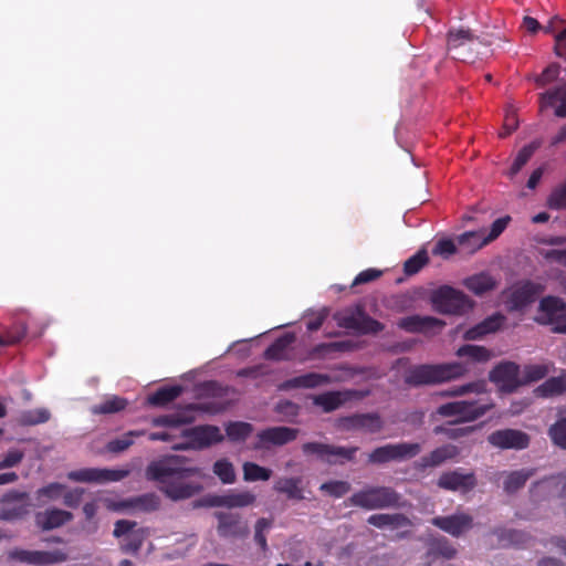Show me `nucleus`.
<instances>
[{"instance_id":"1","label":"nucleus","mask_w":566,"mask_h":566,"mask_svg":"<svg viewBox=\"0 0 566 566\" xmlns=\"http://www.w3.org/2000/svg\"><path fill=\"white\" fill-rule=\"evenodd\" d=\"M199 473L197 468H186L180 457L171 455L150 462L146 479L158 484V489L171 501H181L199 493L202 486L189 480Z\"/></svg>"},{"instance_id":"2","label":"nucleus","mask_w":566,"mask_h":566,"mask_svg":"<svg viewBox=\"0 0 566 566\" xmlns=\"http://www.w3.org/2000/svg\"><path fill=\"white\" fill-rule=\"evenodd\" d=\"M467 371L468 367L461 363L424 364L409 368L403 380L410 387L430 386L455 379Z\"/></svg>"},{"instance_id":"3","label":"nucleus","mask_w":566,"mask_h":566,"mask_svg":"<svg viewBox=\"0 0 566 566\" xmlns=\"http://www.w3.org/2000/svg\"><path fill=\"white\" fill-rule=\"evenodd\" d=\"M352 505L366 511L402 509L406 501L396 490L390 486L367 485L355 492L350 497Z\"/></svg>"},{"instance_id":"4","label":"nucleus","mask_w":566,"mask_h":566,"mask_svg":"<svg viewBox=\"0 0 566 566\" xmlns=\"http://www.w3.org/2000/svg\"><path fill=\"white\" fill-rule=\"evenodd\" d=\"M430 301L437 312L448 315L465 314L473 306V302L463 292L448 285L434 290Z\"/></svg>"},{"instance_id":"5","label":"nucleus","mask_w":566,"mask_h":566,"mask_svg":"<svg viewBox=\"0 0 566 566\" xmlns=\"http://www.w3.org/2000/svg\"><path fill=\"white\" fill-rule=\"evenodd\" d=\"M493 405L484 398L476 400H458L438 407L437 413L442 417H459V421L469 422L484 416Z\"/></svg>"},{"instance_id":"6","label":"nucleus","mask_w":566,"mask_h":566,"mask_svg":"<svg viewBox=\"0 0 566 566\" xmlns=\"http://www.w3.org/2000/svg\"><path fill=\"white\" fill-rule=\"evenodd\" d=\"M422 450L420 443L399 442L388 443L374 449L367 458L369 464H386L391 461L400 462L418 455Z\"/></svg>"},{"instance_id":"7","label":"nucleus","mask_w":566,"mask_h":566,"mask_svg":"<svg viewBox=\"0 0 566 566\" xmlns=\"http://www.w3.org/2000/svg\"><path fill=\"white\" fill-rule=\"evenodd\" d=\"M537 321L553 325L555 333L566 334V303L559 297H544L539 302Z\"/></svg>"},{"instance_id":"8","label":"nucleus","mask_w":566,"mask_h":566,"mask_svg":"<svg viewBox=\"0 0 566 566\" xmlns=\"http://www.w3.org/2000/svg\"><path fill=\"white\" fill-rule=\"evenodd\" d=\"M338 325L344 328L355 329L361 334H377L384 329V325L371 318L361 306L337 314Z\"/></svg>"},{"instance_id":"9","label":"nucleus","mask_w":566,"mask_h":566,"mask_svg":"<svg viewBox=\"0 0 566 566\" xmlns=\"http://www.w3.org/2000/svg\"><path fill=\"white\" fill-rule=\"evenodd\" d=\"M8 559L31 566H51L65 562L67 556L59 549L49 552L15 547L8 552Z\"/></svg>"},{"instance_id":"10","label":"nucleus","mask_w":566,"mask_h":566,"mask_svg":"<svg viewBox=\"0 0 566 566\" xmlns=\"http://www.w3.org/2000/svg\"><path fill=\"white\" fill-rule=\"evenodd\" d=\"M538 293L539 285L526 282L504 291L502 298L509 311H520L533 303Z\"/></svg>"},{"instance_id":"11","label":"nucleus","mask_w":566,"mask_h":566,"mask_svg":"<svg viewBox=\"0 0 566 566\" xmlns=\"http://www.w3.org/2000/svg\"><path fill=\"white\" fill-rule=\"evenodd\" d=\"M29 495L25 492L11 490L0 499V520L14 521L28 513Z\"/></svg>"},{"instance_id":"12","label":"nucleus","mask_w":566,"mask_h":566,"mask_svg":"<svg viewBox=\"0 0 566 566\" xmlns=\"http://www.w3.org/2000/svg\"><path fill=\"white\" fill-rule=\"evenodd\" d=\"M437 485L447 491L469 493L476 486V478L473 472H464L461 469L442 472Z\"/></svg>"},{"instance_id":"13","label":"nucleus","mask_w":566,"mask_h":566,"mask_svg":"<svg viewBox=\"0 0 566 566\" xmlns=\"http://www.w3.org/2000/svg\"><path fill=\"white\" fill-rule=\"evenodd\" d=\"M298 429L289 427H271L256 434L254 449L269 450L272 447H282L296 439Z\"/></svg>"},{"instance_id":"14","label":"nucleus","mask_w":566,"mask_h":566,"mask_svg":"<svg viewBox=\"0 0 566 566\" xmlns=\"http://www.w3.org/2000/svg\"><path fill=\"white\" fill-rule=\"evenodd\" d=\"M490 380L504 392H513L523 386L520 376V366L512 361L499 364L490 373Z\"/></svg>"},{"instance_id":"15","label":"nucleus","mask_w":566,"mask_h":566,"mask_svg":"<svg viewBox=\"0 0 566 566\" xmlns=\"http://www.w3.org/2000/svg\"><path fill=\"white\" fill-rule=\"evenodd\" d=\"M488 442L494 448L523 450L530 444V436L516 429H500L488 436Z\"/></svg>"},{"instance_id":"16","label":"nucleus","mask_w":566,"mask_h":566,"mask_svg":"<svg viewBox=\"0 0 566 566\" xmlns=\"http://www.w3.org/2000/svg\"><path fill=\"white\" fill-rule=\"evenodd\" d=\"M218 520L217 532L223 538H243L249 535V526L237 513L216 512Z\"/></svg>"},{"instance_id":"17","label":"nucleus","mask_w":566,"mask_h":566,"mask_svg":"<svg viewBox=\"0 0 566 566\" xmlns=\"http://www.w3.org/2000/svg\"><path fill=\"white\" fill-rule=\"evenodd\" d=\"M475 40H479V38L469 29L450 30L448 33V51L453 59L467 61L473 56L471 44Z\"/></svg>"},{"instance_id":"18","label":"nucleus","mask_w":566,"mask_h":566,"mask_svg":"<svg viewBox=\"0 0 566 566\" xmlns=\"http://www.w3.org/2000/svg\"><path fill=\"white\" fill-rule=\"evenodd\" d=\"M431 524L453 537H460L473 527V517L464 512H457L447 516H436Z\"/></svg>"},{"instance_id":"19","label":"nucleus","mask_w":566,"mask_h":566,"mask_svg":"<svg viewBox=\"0 0 566 566\" xmlns=\"http://www.w3.org/2000/svg\"><path fill=\"white\" fill-rule=\"evenodd\" d=\"M255 495L250 491H230L221 495H211L208 497V505L212 507H247L255 502Z\"/></svg>"},{"instance_id":"20","label":"nucleus","mask_w":566,"mask_h":566,"mask_svg":"<svg viewBox=\"0 0 566 566\" xmlns=\"http://www.w3.org/2000/svg\"><path fill=\"white\" fill-rule=\"evenodd\" d=\"M344 426L350 430L366 433H378L384 428V421L377 412L356 413L344 419Z\"/></svg>"},{"instance_id":"21","label":"nucleus","mask_w":566,"mask_h":566,"mask_svg":"<svg viewBox=\"0 0 566 566\" xmlns=\"http://www.w3.org/2000/svg\"><path fill=\"white\" fill-rule=\"evenodd\" d=\"M535 472V469L522 468L514 471H502L497 476L499 480H502L504 492L507 494H514L525 485Z\"/></svg>"},{"instance_id":"22","label":"nucleus","mask_w":566,"mask_h":566,"mask_svg":"<svg viewBox=\"0 0 566 566\" xmlns=\"http://www.w3.org/2000/svg\"><path fill=\"white\" fill-rule=\"evenodd\" d=\"M73 514L61 509H48L35 515L36 525L43 531H51L72 521Z\"/></svg>"},{"instance_id":"23","label":"nucleus","mask_w":566,"mask_h":566,"mask_svg":"<svg viewBox=\"0 0 566 566\" xmlns=\"http://www.w3.org/2000/svg\"><path fill=\"white\" fill-rule=\"evenodd\" d=\"M459 454L458 447L453 444H444L431 451L429 454L420 458L418 468L427 470L428 468H437L448 460L454 459Z\"/></svg>"},{"instance_id":"24","label":"nucleus","mask_w":566,"mask_h":566,"mask_svg":"<svg viewBox=\"0 0 566 566\" xmlns=\"http://www.w3.org/2000/svg\"><path fill=\"white\" fill-rule=\"evenodd\" d=\"M446 323L432 316L412 315L401 318L399 327L410 333L428 332L431 329H441Z\"/></svg>"},{"instance_id":"25","label":"nucleus","mask_w":566,"mask_h":566,"mask_svg":"<svg viewBox=\"0 0 566 566\" xmlns=\"http://www.w3.org/2000/svg\"><path fill=\"white\" fill-rule=\"evenodd\" d=\"M356 397V391H328L314 397L313 402L315 406L321 407L325 412H331L338 409L346 401Z\"/></svg>"},{"instance_id":"26","label":"nucleus","mask_w":566,"mask_h":566,"mask_svg":"<svg viewBox=\"0 0 566 566\" xmlns=\"http://www.w3.org/2000/svg\"><path fill=\"white\" fill-rule=\"evenodd\" d=\"M367 523L369 525H373L377 528L384 530V528H390V530H397L402 528L411 525V521L401 513H377L373 514L367 518Z\"/></svg>"},{"instance_id":"27","label":"nucleus","mask_w":566,"mask_h":566,"mask_svg":"<svg viewBox=\"0 0 566 566\" xmlns=\"http://www.w3.org/2000/svg\"><path fill=\"white\" fill-rule=\"evenodd\" d=\"M189 437L197 448H206L223 439L220 429L214 426L196 427L189 431Z\"/></svg>"},{"instance_id":"28","label":"nucleus","mask_w":566,"mask_h":566,"mask_svg":"<svg viewBox=\"0 0 566 566\" xmlns=\"http://www.w3.org/2000/svg\"><path fill=\"white\" fill-rule=\"evenodd\" d=\"M302 482L300 476L277 478L274 481L273 490L284 494L289 500L302 501L304 499Z\"/></svg>"},{"instance_id":"29","label":"nucleus","mask_w":566,"mask_h":566,"mask_svg":"<svg viewBox=\"0 0 566 566\" xmlns=\"http://www.w3.org/2000/svg\"><path fill=\"white\" fill-rule=\"evenodd\" d=\"M329 381L331 377L328 375L307 373L285 380L282 387L284 389L316 388L326 385Z\"/></svg>"},{"instance_id":"30","label":"nucleus","mask_w":566,"mask_h":566,"mask_svg":"<svg viewBox=\"0 0 566 566\" xmlns=\"http://www.w3.org/2000/svg\"><path fill=\"white\" fill-rule=\"evenodd\" d=\"M504 322V316L501 314H493L486 317L483 322L468 329L464 333L465 339L475 340L480 339L486 334L496 332Z\"/></svg>"},{"instance_id":"31","label":"nucleus","mask_w":566,"mask_h":566,"mask_svg":"<svg viewBox=\"0 0 566 566\" xmlns=\"http://www.w3.org/2000/svg\"><path fill=\"white\" fill-rule=\"evenodd\" d=\"M122 507L135 509L140 512H153L159 509L160 499L155 493H146L127 499L119 504Z\"/></svg>"},{"instance_id":"32","label":"nucleus","mask_w":566,"mask_h":566,"mask_svg":"<svg viewBox=\"0 0 566 566\" xmlns=\"http://www.w3.org/2000/svg\"><path fill=\"white\" fill-rule=\"evenodd\" d=\"M464 285L475 295H483L496 287V281L489 273L482 272L464 280Z\"/></svg>"},{"instance_id":"33","label":"nucleus","mask_w":566,"mask_h":566,"mask_svg":"<svg viewBox=\"0 0 566 566\" xmlns=\"http://www.w3.org/2000/svg\"><path fill=\"white\" fill-rule=\"evenodd\" d=\"M541 99L546 106L559 102V105L555 108V115L562 118L566 117V83L563 86L543 93Z\"/></svg>"},{"instance_id":"34","label":"nucleus","mask_w":566,"mask_h":566,"mask_svg":"<svg viewBox=\"0 0 566 566\" xmlns=\"http://www.w3.org/2000/svg\"><path fill=\"white\" fill-rule=\"evenodd\" d=\"M493 535L496 536L500 546L506 547L511 545L524 544L527 539V534L512 528L499 527L493 530Z\"/></svg>"},{"instance_id":"35","label":"nucleus","mask_w":566,"mask_h":566,"mask_svg":"<svg viewBox=\"0 0 566 566\" xmlns=\"http://www.w3.org/2000/svg\"><path fill=\"white\" fill-rule=\"evenodd\" d=\"M566 391V379L564 377H552L535 389L537 397L548 398L562 395Z\"/></svg>"},{"instance_id":"36","label":"nucleus","mask_w":566,"mask_h":566,"mask_svg":"<svg viewBox=\"0 0 566 566\" xmlns=\"http://www.w3.org/2000/svg\"><path fill=\"white\" fill-rule=\"evenodd\" d=\"M294 340V334L290 333L279 337L270 347L266 348L264 357L271 360L284 359L286 349Z\"/></svg>"},{"instance_id":"37","label":"nucleus","mask_w":566,"mask_h":566,"mask_svg":"<svg viewBox=\"0 0 566 566\" xmlns=\"http://www.w3.org/2000/svg\"><path fill=\"white\" fill-rule=\"evenodd\" d=\"M552 366L548 363L525 365L522 370L521 381H523V385L538 381L549 374Z\"/></svg>"},{"instance_id":"38","label":"nucleus","mask_w":566,"mask_h":566,"mask_svg":"<svg viewBox=\"0 0 566 566\" xmlns=\"http://www.w3.org/2000/svg\"><path fill=\"white\" fill-rule=\"evenodd\" d=\"M50 416V411L45 408L24 410L17 417V422L21 426H35L46 422Z\"/></svg>"},{"instance_id":"39","label":"nucleus","mask_w":566,"mask_h":566,"mask_svg":"<svg viewBox=\"0 0 566 566\" xmlns=\"http://www.w3.org/2000/svg\"><path fill=\"white\" fill-rule=\"evenodd\" d=\"M243 480L248 482L268 481L272 476V470L254 462H245L242 467Z\"/></svg>"},{"instance_id":"40","label":"nucleus","mask_w":566,"mask_h":566,"mask_svg":"<svg viewBox=\"0 0 566 566\" xmlns=\"http://www.w3.org/2000/svg\"><path fill=\"white\" fill-rule=\"evenodd\" d=\"M182 388L180 386L164 387L150 395L148 397V402L153 406H165L179 397Z\"/></svg>"},{"instance_id":"41","label":"nucleus","mask_w":566,"mask_h":566,"mask_svg":"<svg viewBox=\"0 0 566 566\" xmlns=\"http://www.w3.org/2000/svg\"><path fill=\"white\" fill-rule=\"evenodd\" d=\"M145 533L138 528L136 532L120 538V549L126 554H137L144 543Z\"/></svg>"},{"instance_id":"42","label":"nucleus","mask_w":566,"mask_h":566,"mask_svg":"<svg viewBox=\"0 0 566 566\" xmlns=\"http://www.w3.org/2000/svg\"><path fill=\"white\" fill-rule=\"evenodd\" d=\"M539 147V144L534 142L526 146H524L517 154L511 169L509 170V176L512 178L515 176L523 166L530 160L534 151Z\"/></svg>"},{"instance_id":"43","label":"nucleus","mask_w":566,"mask_h":566,"mask_svg":"<svg viewBox=\"0 0 566 566\" xmlns=\"http://www.w3.org/2000/svg\"><path fill=\"white\" fill-rule=\"evenodd\" d=\"M213 473L222 481L224 484H231L235 482V471L233 464L227 459H221L214 462L213 464Z\"/></svg>"},{"instance_id":"44","label":"nucleus","mask_w":566,"mask_h":566,"mask_svg":"<svg viewBox=\"0 0 566 566\" xmlns=\"http://www.w3.org/2000/svg\"><path fill=\"white\" fill-rule=\"evenodd\" d=\"M139 431H129L119 438L107 442L106 450L112 453H120L127 450L134 443V437L140 436Z\"/></svg>"},{"instance_id":"45","label":"nucleus","mask_w":566,"mask_h":566,"mask_svg":"<svg viewBox=\"0 0 566 566\" xmlns=\"http://www.w3.org/2000/svg\"><path fill=\"white\" fill-rule=\"evenodd\" d=\"M430 552L447 559H451L457 555V549L450 541L443 536L437 537L431 542Z\"/></svg>"},{"instance_id":"46","label":"nucleus","mask_w":566,"mask_h":566,"mask_svg":"<svg viewBox=\"0 0 566 566\" xmlns=\"http://www.w3.org/2000/svg\"><path fill=\"white\" fill-rule=\"evenodd\" d=\"M302 450L304 454H313L316 455L318 459L329 463V464H336V460L329 459V444L321 443V442H306L302 446Z\"/></svg>"},{"instance_id":"47","label":"nucleus","mask_w":566,"mask_h":566,"mask_svg":"<svg viewBox=\"0 0 566 566\" xmlns=\"http://www.w3.org/2000/svg\"><path fill=\"white\" fill-rule=\"evenodd\" d=\"M548 436L554 444L566 450V416H562L549 427Z\"/></svg>"},{"instance_id":"48","label":"nucleus","mask_w":566,"mask_h":566,"mask_svg":"<svg viewBox=\"0 0 566 566\" xmlns=\"http://www.w3.org/2000/svg\"><path fill=\"white\" fill-rule=\"evenodd\" d=\"M127 405L124 398L114 396L106 399L104 402L92 407L93 413H115L123 410Z\"/></svg>"},{"instance_id":"49","label":"nucleus","mask_w":566,"mask_h":566,"mask_svg":"<svg viewBox=\"0 0 566 566\" xmlns=\"http://www.w3.org/2000/svg\"><path fill=\"white\" fill-rule=\"evenodd\" d=\"M358 451V447H342L329 444V459L336 460V463L343 464L346 461H353L355 454Z\"/></svg>"},{"instance_id":"50","label":"nucleus","mask_w":566,"mask_h":566,"mask_svg":"<svg viewBox=\"0 0 566 566\" xmlns=\"http://www.w3.org/2000/svg\"><path fill=\"white\" fill-rule=\"evenodd\" d=\"M224 409L226 405L223 402L217 400H208L189 405L187 412L198 411L201 413L217 415L222 412Z\"/></svg>"},{"instance_id":"51","label":"nucleus","mask_w":566,"mask_h":566,"mask_svg":"<svg viewBox=\"0 0 566 566\" xmlns=\"http://www.w3.org/2000/svg\"><path fill=\"white\" fill-rule=\"evenodd\" d=\"M511 218L509 216L496 219L491 227L490 233L482 241L474 243L473 249H481L491 241L495 240L506 228Z\"/></svg>"},{"instance_id":"52","label":"nucleus","mask_w":566,"mask_h":566,"mask_svg":"<svg viewBox=\"0 0 566 566\" xmlns=\"http://www.w3.org/2000/svg\"><path fill=\"white\" fill-rule=\"evenodd\" d=\"M252 426L247 422H233L230 423L226 431L227 436L232 441H243L245 440L250 433L252 432Z\"/></svg>"},{"instance_id":"53","label":"nucleus","mask_w":566,"mask_h":566,"mask_svg":"<svg viewBox=\"0 0 566 566\" xmlns=\"http://www.w3.org/2000/svg\"><path fill=\"white\" fill-rule=\"evenodd\" d=\"M459 356L470 357L474 361H486L490 359V352L481 346L464 345L458 349Z\"/></svg>"},{"instance_id":"54","label":"nucleus","mask_w":566,"mask_h":566,"mask_svg":"<svg viewBox=\"0 0 566 566\" xmlns=\"http://www.w3.org/2000/svg\"><path fill=\"white\" fill-rule=\"evenodd\" d=\"M272 521L265 517L259 518L254 526V541L263 552L268 549L265 533L271 528Z\"/></svg>"},{"instance_id":"55","label":"nucleus","mask_w":566,"mask_h":566,"mask_svg":"<svg viewBox=\"0 0 566 566\" xmlns=\"http://www.w3.org/2000/svg\"><path fill=\"white\" fill-rule=\"evenodd\" d=\"M547 206L555 210L566 209V181L552 191Z\"/></svg>"},{"instance_id":"56","label":"nucleus","mask_w":566,"mask_h":566,"mask_svg":"<svg viewBox=\"0 0 566 566\" xmlns=\"http://www.w3.org/2000/svg\"><path fill=\"white\" fill-rule=\"evenodd\" d=\"M428 262V256L424 250L419 251L405 262L403 270L407 275H413Z\"/></svg>"},{"instance_id":"57","label":"nucleus","mask_w":566,"mask_h":566,"mask_svg":"<svg viewBox=\"0 0 566 566\" xmlns=\"http://www.w3.org/2000/svg\"><path fill=\"white\" fill-rule=\"evenodd\" d=\"M321 490L334 497H342L350 491V484L347 481H329L323 483Z\"/></svg>"},{"instance_id":"58","label":"nucleus","mask_w":566,"mask_h":566,"mask_svg":"<svg viewBox=\"0 0 566 566\" xmlns=\"http://www.w3.org/2000/svg\"><path fill=\"white\" fill-rule=\"evenodd\" d=\"M98 469H81L75 471H70L67 473V478L74 482H98L99 479Z\"/></svg>"},{"instance_id":"59","label":"nucleus","mask_w":566,"mask_h":566,"mask_svg":"<svg viewBox=\"0 0 566 566\" xmlns=\"http://www.w3.org/2000/svg\"><path fill=\"white\" fill-rule=\"evenodd\" d=\"M484 230L468 231L458 237V243L465 247L469 253H474L478 249H473L474 243L482 241Z\"/></svg>"},{"instance_id":"60","label":"nucleus","mask_w":566,"mask_h":566,"mask_svg":"<svg viewBox=\"0 0 566 566\" xmlns=\"http://www.w3.org/2000/svg\"><path fill=\"white\" fill-rule=\"evenodd\" d=\"M468 392L484 394L485 384L483 381L470 382L463 386L455 387L452 391H441V396H463Z\"/></svg>"},{"instance_id":"61","label":"nucleus","mask_w":566,"mask_h":566,"mask_svg":"<svg viewBox=\"0 0 566 566\" xmlns=\"http://www.w3.org/2000/svg\"><path fill=\"white\" fill-rule=\"evenodd\" d=\"M66 490V485L53 482L38 490L39 497H46L50 501H55L60 499L64 491Z\"/></svg>"},{"instance_id":"62","label":"nucleus","mask_w":566,"mask_h":566,"mask_svg":"<svg viewBox=\"0 0 566 566\" xmlns=\"http://www.w3.org/2000/svg\"><path fill=\"white\" fill-rule=\"evenodd\" d=\"M84 489L75 488L73 490H65L63 493V504L67 507L75 509L81 504Z\"/></svg>"},{"instance_id":"63","label":"nucleus","mask_w":566,"mask_h":566,"mask_svg":"<svg viewBox=\"0 0 566 566\" xmlns=\"http://www.w3.org/2000/svg\"><path fill=\"white\" fill-rule=\"evenodd\" d=\"M136 526H137V523L134 521L119 520L115 523L113 535L117 538H123V537L129 535L130 533L136 532L137 531L135 528Z\"/></svg>"},{"instance_id":"64","label":"nucleus","mask_w":566,"mask_h":566,"mask_svg":"<svg viewBox=\"0 0 566 566\" xmlns=\"http://www.w3.org/2000/svg\"><path fill=\"white\" fill-rule=\"evenodd\" d=\"M455 251L457 247L451 239H441L436 243L432 252L447 259L454 254Z\"/></svg>"}]
</instances>
